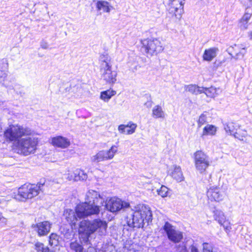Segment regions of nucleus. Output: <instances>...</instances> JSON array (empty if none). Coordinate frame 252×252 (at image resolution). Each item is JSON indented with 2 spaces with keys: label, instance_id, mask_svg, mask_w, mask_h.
<instances>
[{
  "label": "nucleus",
  "instance_id": "49",
  "mask_svg": "<svg viewBox=\"0 0 252 252\" xmlns=\"http://www.w3.org/2000/svg\"><path fill=\"white\" fill-rule=\"evenodd\" d=\"M183 250L184 251L183 252H186V247H184L183 248Z\"/></svg>",
  "mask_w": 252,
  "mask_h": 252
},
{
  "label": "nucleus",
  "instance_id": "34",
  "mask_svg": "<svg viewBox=\"0 0 252 252\" xmlns=\"http://www.w3.org/2000/svg\"><path fill=\"white\" fill-rule=\"evenodd\" d=\"M34 246L37 252H55L50 250L47 247L45 246L43 244L40 242L36 243Z\"/></svg>",
  "mask_w": 252,
  "mask_h": 252
},
{
  "label": "nucleus",
  "instance_id": "45",
  "mask_svg": "<svg viewBox=\"0 0 252 252\" xmlns=\"http://www.w3.org/2000/svg\"><path fill=\"white\" fill-rule=\"evenodd\" d=\"M87 252H96V251L94 248L90 247L87 249Z\"/></svg>",
  "mask_w": 252,
  "mask_h": 252
},
{
  "label": "nucleus",
  "instance_id": "29",
  "mask_svg": "<svg viewBox=\"0 0 252 252\" xmlns=\"http://www.w3.org/2000/svg\"><path fill=\"white\" fill-rule=\"evenodd\" d=\"M239 126L237 124L230 122L225 124L224 128L227 134L234 135L235 132L239 128Z\"/></svg>",
  "mask_w": 252,
  "mask_h": 252
},
{
  "label": "nucleus",
  "instance_id": "42",
  "mask_svg": "<svg viewBox=\"0 0 252 252\" xmlns=\"http://www.w3.org/2000/svg\"><path fill=\"white\" fill-rule=\"evenodd\" d=\"M126 125H121L119 126L118 130L119 132L121 133H126Z\"/></svg>",
  "mask_w": 252,
  "mask_h": 252
},
{
  "label": "nucleus",
  "instance_id": "48",
  "mask_svg": "<svg viewBox=\"0 0 252 252\" xmlns=\"http://www.w3.org/2000/svg\"><path fill=\"white\" fill-rule=\"evenodd\" d=\"M2 219L5 220V219L2 216L1 213H0V220H1Z\"/></svg>",
  "mask_w": 252,
  "mask_h": 252
},
{
  "label": "nucleus",
  "instance_id": "27",
  "mask_svg": "<svg viewBox=\"0 0 252 252\" xmlns=\"http://www.w3.org/2000/svg\"><path fill=\"white\" fill-rule=\"evenodd\" d=\"M185 90L193 94L203 93L204 91V87H200L196 85L190 84L184 86Z\"/></svg>",
  "mask_w": 252,
  "mask_h": 252
},
{
  "label": "nucleus",
  "instance_id": "31",
  "mask_svg": "<svg viewBox=\"0 0 252 252\" xmlns=\"http://www.w3.org/2000/svg\"><path fill=\"white\" fill-rule=\"evenodd\" d=\"M214 218L215 220L220 224L223 222L226 219L224 213L220 210H215L214 211Z\"/></svg>",
  "mask_w": 252,
  "mask_h": 252
},
{
  "label": "nucleus",
  "instance_id": "17",
  "mask_svg": "<svg viewBox=\"0 0 252 252\" xmlns=\"http://www.w3.org/2000/svg\"><path fill=\"white\" fill-rule=\"evenodd\" d=\"M51 143L54 147L65 149L70 145V140L63 136H57L51 138Z\"/></svg>",
  "mask_w": 252,
  "mask_h": 252
},
{
  "label": "nucleus",
  "instance_id": "23",
  "mask_svg": "<svg viewBox=\"0 0 252 252\" xmlns=\"http://www.w3.org/2000/svg\"><path fill=\"white\" fill-rule=\"evenodd\" d=\"M252 15V9L247 8L246 11L239 22V27L242 30H246L248 27V22Z\"/></svg>",
  "mask_w": 252,
  "mask_h": 252
},
{
  "label": "nucleus",
  "instance_id": "19",
  "mask_svg": "<svg viewBox=\"0 0 252 252\" xmlns=\"http://www.w3.org/2000/svg\"><path fill=\"white\" fill-rule=\"evenodd\" d=\"M96 10L100 14L102 13H109L113 8L110 3L106 0H97L95 3Z\"/></svg>",
  "mask_w": 252,
  "mask_h": 252
},
{
  "label": "nucleus",
  "instance_id": "44",
  "mask_svg": "<svg viewBox=\"0 0 252 252\" xmlns=\"http://www.w3.org/2000/svg\"><path fill=\"white\" fill-rule=\"evenodd\" d=\"M190 252H199L197 248L193 246V245H192L191 247H190Z\"/></svg>",
  "mask_w": 252,
  "mask_h": 252
},
{
  "label": "nucleus",
  "instance_id": "25",
  "mask_svg": "<svg viewBox=\"0 0 252 252\" xmlns=\"http://www.w3.org/2000/svg\"><path fill=\"white\" fill-rule=\"evenodd\" d=\"M217 131V127L216 126L212 125H207L203 128L201 137L204 138L208 135H215Z\"/></svg>",
  "mask_w": 252,
  "mask_h": 252
},
{
  "label": "nucleus",
  "instance_id": "21",
  "mask_svg": "<svg viewBox=\"0 0 252 252\" xmlns=\"http://www.w3.org/2000/svg\"><path fill=\"white\" fill-rule=\"evenodd\" d=\"M228 53L236 59L243 58L245 54V48H240L238 46L235 45L234 47L228 48Z\"/></svg>",
  "mask_w": 252,
  "mask_h": 252
},
{
  "label": "nucleus",
  "instance_id": "35",
  "mask_svg": "<svg viewBox=\"0 0 252 252\" xmlns=\"http://www.w3.org/2000/svg\"><path fill=\"white\" fill-rule=\"evenodd\" d=\"M203 246V252H217L216 248L211 244L204 243Z\"/></svg>",
  "mask_w": 252,
  "mask_h": 252
},
{
  "label": "nucleus",
  "instance_id": "12",
  "mask_svg": "<svg viewBox=\"0 0 252 252\" xmlns=\"http://www.w3.org/2000/svg\"><path fill=\"white\" fill-rule=\"evenodd\" d=\"M163 229L166 232L168 238L174 243H178L183 238L182 233L176 230L175 227L168 222L164 224Z\"/></svg>",
  "mask_w": 252,
  "mask_h": 252
},
{
  "label": "nucleus",
  "instance_id": "36",
  "mask_svg": "<svg viewBox=\"0 0 252 252\" xmlns=\"http://www.w3.org/2000/svg\"><path fill=\"white\" fill-rule=\"evenodd\" d=\"M126 134H132L133 133L137 127V125L132 123H129L127 125H126Z\"/></svg>",
  "mask_w": 252,
  "mask_h": 252
},
{
  "label": "nucleus",
  "instance_id": "51",
  "mask_svg": "<svg viewBox=\"0 0 252 252\" xmlns=\"http://www.w3.org/2000/svg\"><path fill=\"white\" fill-rule=\"evenodd\" d=\"M250 37L252 39V32L250 34Z\"/></svg>",
  "mask_w": 252,
  "mask_h": 252
},
{
  "label": "nucleus",
  "instance_id": "10",
  "mask_svg": "<svg viewBox=\"0 0 252 252\" xmlns=\"http://www.w3.org/2000/svg\"><path fill=\"white\" fill-rule=\"evenodd\" d=\"M105 206L108 211L112 213H115L119 211L122 209L128 208L129 204L128 202L123 201L118 198L114 197L106 201Z\"/></svg>",
  "mask_w": 252,
  "mask_h": 252
},
{
  "label": "nucleus",
  "instance_id": "18",
  "mask_svg": "<svg viewBox=\"0 0 252 252\" xmlns=\"http://www.w3.org/2000/svg\"><path fill=\"white\" fill-rule=\"evenodd\" d=\"M87 177V174L83 170L76 169L72 173L68 174L67 179L69 181H78L85 180Z\"/></svg>",
  "mask_w": 252,
  "mask_h": 252
},
{
  "label": "nucleus",
  "instance_id": "1",
  "mask_svg": "<svg viewBox=\"0 0 252 252\" xmlns=\"http://www.w3.org/2000/svg\"><path fill=\"white\" fill-rule=\"evenodd\" d=\"M85 201L78 204L75 210L66 209L63 217L71 226L72 229L77 228L78 219L87 217L92 215H97L100 207L103 206L105 198L97 191L90 190L86 194Z\"/></svg>",
  "mask_w": 252,
  "mask_h": 252
},
{
  "label": "nucleus",
  "instance_id": "32",
  "mask_svg": "<svg viewBox=\"0 0 252 252\" xmlns=\"http://www.w3.org/2000/svg\"><path fill=\"white\" fill-rule=\"evenodd\" d=\"M248 135L247 132L246 130L240 128V126L239 128L237 129L236 131L234 134L235 138L244 141Z\"/></svg>",
  "mask_w": 252,
  "mask_h": 252
},
{
  "label": "nucleus",
  "instance_id": "52",
  "mask_svg": "<svg viewBox=\"0 0 252 252\" xmlns=\"http://www.w3.org/2000/svg\"><path fill=\"white\" fill-rule=\"evenodd\" d=\"M1 105V101H0V105Z\"/></svg>",
  "mask_w": 252,
  "mask_h": 252
},
{
  "label": "nucleus",
  "instance_id": "24",
  "mask_svg": "<svg viewBox=\"0 0 252 252\" xmlns=\"http://www.w3.org/2000/svg\"><path fill=\"white\" fill-rule=\"evenodd\" d=\"M219 49L216 47L210 48L205 50L202 56L203 60L211 62L214 59L217 55Z\"/></svg>",
  "mask_w": 252,
  "mask_h": 252
},
{
  "label": "nucleus",
  "instance_id": "4",
  "mask_svg": "<svg viewBox=\"0 0 252 252\" xmlns=\"http://www.w3.org/2000/svg\"><path fill=\"white\" fill-rule=\"evenodd\" d=\"M38 143V138L34 137L22 138L13 144V148L17 153L24 156L34 154Z\"/></svg>",
  "mask_w": 252,
  "mask_h": 252
},
{
  "label": "nucleus",
  "instance_id": "30",
  "mask_svg": "<svg viewBox=\"0 0 252 252\" xmlns=\"http://www.w3.org/2000/svg\"><path fill=\"white\" fill-rule=\"evenodd\" d=\"M116 93V91L112 90H108L101 92L100 98L105 102H108L113 96L115 95Z\"/></svg>",
  "mask_w": 252,
  "mask_h": 252
},
{
  "label": "nucleus",
  "instance_id": "33",
  "mask_svg": "<svg viewBox=\"0 0 252 252\" xmlns=\"http://www.w3.org/2000/svg\"><path fill=\"white\" fill-rule=\"evenodd\" d=\"M71 250L73 252H83V248L80 242L75 241L70 244Z\"/></svg>",
  "mask_w": 252,
  "mask_h": 252
},
{
  "label": "nucleus",
  "instance_id": "22",
  "mask_svg": "<svg viewBox=\"0 0 252 252\" xmlns=\"http://www.w3.org/2000/svg\"><path fill=\"white\" fill-rule=\"evenodd\" d=\"M100 69L112 67V61L110 56L106 53L101 54L99 58Z\"/></svg>",
  "mask_w": 252,
  "mask_h": 252
},
{
  "label": "nucleus",
  "instance_id": "39",
  "mask_svg": "<svg viewBox=\"0 0 252 252\" xmlns=\"http://www.w3.org/2000/svg\"><path fill=\"white\" fill-rule=\"evenodd\" d=\"M220 224L223 227L224 230L227 233H228L232 228L231 224L229 220L227 219H226L225 220L223 221V222H221V223H220Z\"/></svg>",
  "mask_w": 252,
  "mask_h": 252
},
{
  "label": "nucleus",
  "instance_id": "16",
  "mask_svg": "<svg viewBox=\"0 0 252 252\" xmlns=\"http://www.w3.org/2000/svg\"><path fill=\"white\" fill-rule=\"evenodd\" d=\"M8 63L5 59L0 60V83L7 87Z\"/></svg>",
  "mask_w": 252,
  "mask_h": 252
},
{
  "label": "nucleus",
  "instance_id": "40",
  "mask_svg": "<svg viewBox=\"0 0 252 252\" xmlns=\"http://www.w3.org/2000/svg\"><path fill=\"white\" fill-rule=\"evenodd\" d=\"M103 252H117V251L113 245L107 244L104 246Z\"/></svg>",
  "mask_w": 252,
  "mask_h": 252
},
{
  "label": "nucleus",
  "instance_id": "6",
  "mask_svg": "<svg viewBox=\"0 0 252 252\" xmlns=\"http://www.w3.org/2000/svg\"><path fill=\"white\" fill-rule=\"evenodd\" d=\"M41 184L35 185L26 184L18 189V193L15 195L14 198L21 201H25L36 196L41 190Z\"/></svg>",
  "mask_w": 252,
  "mask_h": 252
},
{
  "label": "nucleus",
  "instance_id": "9",
  "mask_svg": "<svg viewBox=\"0 0 252 252\" xmlns=\"http://www.w3.org/2000/svg\"><path fill=\"white\" fill-rule=\"evenodd\" d=\"M118 151V147L112 146L108 150L99 151L95 155L91 157V160L94 162H99L104 160L111 159Z\"/></svg>",
  "mask_w": 252,
  "mask_h": 252
},
{
  "label": "nucleus",
  "instance_id": "47",
  "mask_svg": "<svg viewBox=\"0 0 252 252\" xmlns=\"http://www.w3.org/2000/svg\"><path fill=\"white\" fill-rule=\"evenodd\" d=\"M5 201H6V200H5L3 198H0V204L3 203Z\"/></svg>",
  "mask_w": 252,
  "mask_h": 252
},
{
  "label": "nucleus",
  "instance_id": "14",
  "mask_svg": "<svg viewBox=\"0 0 252 252\" xmlns=\"http://www.w3.org/2000/svg\"><path fill=\"white\" fill-rule=\"evenodd\" d=\"M101 78L107 83L114 84L116 81L117 73L115 71L112 70V67L101 69Z\"/></svg>",
  "mask_w": 252,
  "mask_h": 252
},
{
  "label": "nucleus",
  "instance_id": "20",
  "mask_svg": "<svg viewBox=\"0 0 252 252\" xmlns=\"http://www.w3.org/2000/svg\"><path fill=\"white\" fill-rule=\"evenodd\" d=\"M168 173L178 182H181L184 180V176L181 167L176 165H173L168 170Z\"/></svg>",
  "mask_w": 252,
  "mask_h": 252
},
{
  "label": "nucleus",
  "instance_id": "38",
  "mask_svg": "<svg viewBox=\"0 0 252 252\" xmlns=\"http://www.w3.org/2000/svg\"><path fill=\"white\" fill-rule=\"evenodd\" d=\"M168 190V189L165 186H161L159 189H157V192L162 197H165L167 196Z\"/></svg>",
  "mask_w": 252,
  "mask_h": 252
},
{
  "label": "nucleus",
  "instance_id": "5",
  "mask_svg": "<svg viewBox=\"0 0 252 252\" xmlns=\"http://www.w3.org/2000/svg\"><path fill=\"white\" fill-rule=\"evenodd\" d=\"M32 133V131L27 127L12 125L5 130L4 137L7 141L14 142V144L23 136L31 135Z\"/></svg>",
  "mask_w": 252,
  "mask_h": 252
},
{
  "label": "nucleus",
  "instance_id": "26",
  "mask_svg": "<svg viewBox=\"0 0 252 252\" xmlns=\"http://www.w3.org/2000/svg\"><path fill=\"white\" fill-rule=\"evenodd\" d=\"M152 116L156 119H164L166 114L160 105H157L152 109Z\"/></svg>",
  "mask_w": 252,
  "mask_h": 252
},
{
  "label": "nucleus",
  "instance_id": "50",
  "mask_svg": "<svg viewBox=\"0 0 252 252\" xmlns=\"http://www.w3.org/2000/svg\"><path fill=\"white\" fill-rule=\"evenodd\" d=\"M248 0L249 1L250 4L252 5V0Z\"/></svg>",
  "mask_w": 252,
  "mask_h": 252
},
{
  "label": "nucleus",
  "instance_id": "43",
  "mask_svg": "<svg viewBox=\"0 0 252 252\" xmlns=\"http://www.w3.org/2000/svg\"><path fill=\"white\" fill-rule=\"evenodd\" d=\"M41 47L43 49H47L48 47V44L44 41H42L40 44Z\"/></svg>",
  "mask_w": 252,
  "mask_h": 252
},
{
  "label": "nucleus",
  "instance_id": "37",
  "mask_svg": "<svg viewBox=\"0 0 252 252\" xmlns=\"http://www.w3.org/2000/svg\"><path fill=\"white\" fill-rule=\"evenodd\" d=\"M59 236L55 233H52L49 237V244L52 246H56L58 244Z\"/></svg>",
  "mask_w": 252,
  "mask_h": 252
},
{
  "label": "nucleus",
  "instance_id": "28",
  "mask_svg": "<svg viewBox=\"0 0 252 252\" xmlns=\"http://www.w3.org/2000/svg\"><path fill=\"white\" fill-rule=\"evenodd\" d=\"M204 91L203 92L205 93L208 97L214 98L217 96L220 92V88H217L214 87H211L210 88H204Z\"/></svg>",
  "mask_w": 252,
  "mask_h": 252
},
{
  "label": "nucleus",
  "instance_id": "8",
  "mask_svg": "<svg viewBox=\"0 0 252 252\" xmlns=\"http://www.w3.org/2000/svg\"><path fill=\"white\" fill-rule=\"evenodd\" d=\"M194 165L197 171L205 173L210 166L209 157L202 151H197L194 154Z\"/></svg>",
  "mask_w": 252,
  "mask_h": 252
},
{
  "label": "nucleus",
  "instance_id": "46",
  "mask_svg": "<svg viewBox=\"0 0 252 252\" xmlns=\"http://www.w3.org/2000/svg\"><path fill=\"white\" fill-rule=\"evenodd\" d=\"M129 63H128V66L129 67H131V69L133 70V71H134V70H137V68H138V64L137 63H135L134 62V68H133L132 67H131L130 66V65L129 64Z\"/></svg>",
  "mask_w": 252,
  "mask_h": 252
},
{
  "label": "nucleus",
  "instance_id": "13",
  "mask_svg": "<svg viewBox=\"0 0 252 252\" xmlns=\"http://www.w3.org/2000/svg\"><path fill=\"white\" fill-rule=\"evenodd\" d=\"M52 223L48 221L38 222L32 225L39 236L47 235L50 232Z\"/></svg>",
  "mask_w": 252,
  "mask_h": 252
},
{
  "label": "nucleus",
  "instance_id": "2",
  "mask_svg": "<svg viewBox=\"0 0 252 252\" xmlns=\"http://www.w3.org/2000/svg\"><path fill=\"white\" fill-rule=\"evenodd\" d=\"M107 224L106 221L99 219L93 220H83L79 224L78 232L80 239L84 243L89 241L91 234L95 232L100 236L105 235L107 232Z\"/></svg>",
  "mask_w": 252,
  "mask_h": 252
},
{
  "label": "nucleus",
  "instance_id": "15",
  "mask_svg": "<svg viewBox=\"0 0 252 252\" xmlns=\"http://www.w3.org/2000/svg\"><path fill=\"white\" fill-rule=\"evenodd\" d=\"M207 195L209 200L216 202H220L223 198L221 189L216 186H212L208 189Z\"/></svg>",
  "mask_w": 252,
  "mask_h": 252
},
{
  "label": "nucleus",
  "instance_id": "7",
  "mask_svg": "<svg viewBox=\"0 0 252 252\" xmlns=\"http://www.w3.org/2000/svg\"><path fill=\"white\" fill-rule=\"evenodd\" d=\"M142 49L148 55L153 56L161 52L163 48L157 38H147L141 41Z\"/></svg>",
  "mask_w": 252,
  "mask_h": 252
},
{
  "label": "nucleus",
  "instance_id": "11",
  "mask_svg": "<svg viewBox=\"0 0 252 252\" xmlns=\"http://www.w3.org/2000/svg\"><path fill=\"white\" fill-rule=\"evenodd\" d=\"M184 0H169L168 10L173 18L180 19L183 12Z\"/></svg>",
  "mask_w": 252,
  "mask_h": 252
},
{
  "label": "nucleus",
  "instance_id": "3",
  "mask_svg": "<svg viewBox=\"0 0 252 252\" xmlns=\"http://www.w3.org/2000/svg\"><path fill=\"white\" fill-rule=\"evenodd\" d=\"M152 220V213L149 206L139 204L131 209L126 218L127 225L131 227L140 228Z\"/></svg>",
  "mask_w": 252,
  "mask_h": 252
},
{
  "label": "nucleus",
  "instance_id": "41",
  "mask_svg": "<svg viewBox=\"0 0 252 252\" xmlns=\"http://www.w3.org/2000/svg\"><path fill=\"white\" fill-rule=\"evenodd\" d=\"M207 122V117L206 116L202 114L201 115V116L199 117L198 121V126L201 127V126L204 125Z\"/></svg>",
  "mask_w": 252,
  "mask_h": 252
}]
</instances>
